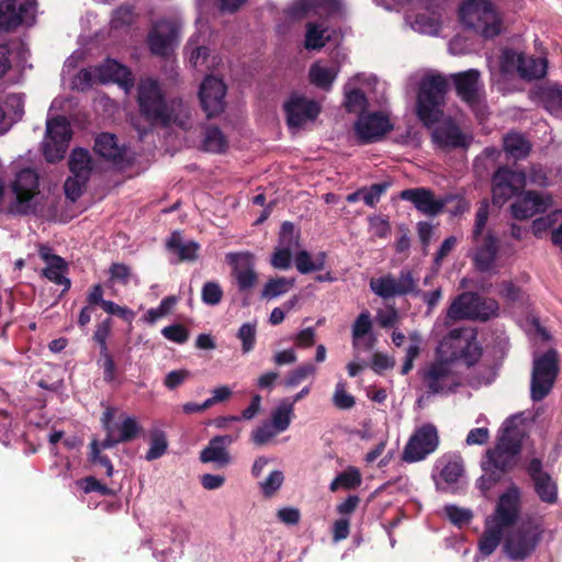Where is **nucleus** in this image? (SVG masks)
<instances>
[{"label":"nucleus","instance_id":"cd10ccee","mask_svg":"<svg viewBox=\"0 0 562 562\" xmlns=\"http://www.w3.org/2000/svg\"><path fill=\"white\" fill-rule=\"evenodd\" d=\"M95 78L99 82H114L128 92L133 87L131 71L114 59H106L95 67Z\"/></svg>","mask_w":562,"mask_h":562},{"label":"nucleus","instance_id":"473e14b6","mask_svg":"<svg viewBox=\"0 0 562 562\" xmlns=\"http://www.w3.org/2000/svg\"><path fill=\"white\" fill-rule=\"evenodd\" d=\"M477 295L474 293H462L450 304L445 316V325L450 326L456 321L474 319V304Z\"/></svg>","mask_w":562,"mask_h":562},{"label":"nucleus","instance_id":"4d7b16f0","mask_svg":"<svg viewBox=\"0 0 562 562\" xmlns=\"http://www.w3.org/2000/svg\"><path fill=\"white\" fill-rule=\"evenodd\" d=\"M279 434H281L280 430H277L270 422H265L251 432V440L256 446H265Z\"/></svg>","mask_w":562,"mask_h":562},{"label":"nucleus","instance_id":"6e6d98bb","mask_svg":"<svg viewBox=\"0 0 562 562\" xmlns=\"http://www.w3.org/2000/svg\"><path fill=\"white\" fill-rule=\"evenodd\" d=\"M331 401L339 409H350L356 404L355 397L347 391V383L342 380L336 383Z\"/></svg>","mask_w":562,"mask_h":562},{"label":"nucleus","instance_id":"338daca9","mask_svg":"<svg viewBox=\"0 0 562 562\" xmlns=\"http://www.w3.org/2000/svg\"><path fill=\"white\" fill-rule=\"evenodd\" d=\"M369 231L379 238H386L391 233L390 223L381 216L369 217Z\"/></svg>","mask_w":562,"mask_h":562},{"label":"nucleus","instance_id":"c9c22d12","mask_svg":"<svg viewBox=\"0 0 562 562\" xmlns=\"http://www.w3.org/2000/svg\"><path fill=\"white\" fill-rule=\"evenodd\" d=\"M41 255L47 263V267L44 270L45 277L54 283L64 285L65 289H68L70 282L67 278H65L66 263L64 259L58 256L48 255L44 250L41 251Z\"/></svg>","mask_w":562,"mask_h":562},{"label":"nucleus","instance_id":"ddd939ff","mask_svg":"<svg viewBox=\"0 0 562 562\" xmlns=\"http://www.w3.org/2000/svg\"><path fill=\"white\" fill-rule=\"evenodd\" d=\"M439 445L438 431L435 426L426 424L419 427L407 441L403 460L409 463L424 460L432 453Z\"/></svg>","mask_w":562,"mask_h":562},{"label":"nucleus","instance_id":"aec40b11","mask_svg":"<svg viewBox=\"0 0 562 562\" xmlns=\"http://www.w3.org/2000/svg\"><path fill=\"white\" fill-rule=\"evenodd\" d=\"M112 418L113 412L108 409L102 418L103 426L106 430V437L101 442V446L104 449L112 448L119 442L131 440L139 431V426L133 417L124 418V420L117 426L111 425Z\"/></svg>","mask_w":562,"mask_h":562},{"label":"nucleus","instance_id":"4be33fe9","mask_svg":"<svg viewBox=\"0 0 562 562\" xmlns=\"http://www.w3.org/2000/svg\"><path fill=\"white\" fill-rule=\"evenodd\" d=\"M186 58L190 67L199 71L215 68L220 58L213 54L200 35L192 36L184 48Z\"/></svg>","mask_w":562,"mask_h":562},{"label":"nucleus","instance_id":"4468645a","mask_svg":"<svg viewBox=\"0 0 562 562\" xmlns=\"http://www.w3.org/2000/svg\"><path fill=\"white\" fill-rule=\"evenodd\" d=\"M392 130L393 123L384 111L361 113L355 123L356 135L362 143L379 142Z\"/></svg>","mask_w":562,"mask_h":562},{"label":"nucleus","instance_id":"b1692460","mask_svg":"<svg viewBox=\"0 0 562 562\" xmlns=\"http://www.w3.org/2000/svg\"><path fill=\"white\" fill-rule=\"evenodd\" d=\"M299 248V238L291 223H283L281 227L280 244L276 248L271 265L276 269L288 270L291 267L292 252Z\"/></svg>","mask_w":562,"mask_h":562},{"label":"nucleus","instance_id":"bb28decb","mask_svg":"<svg viewBox=\"0 0 562 562\" xmlns=\"http://www.w3.org/2000/svg\"><path fill=\"white\" fill-rule=\"evenodd\" d=\"M480 72L475 69H469L463 72L454 74L452 76L453 82L457 87L458 94L464 100L473 110L480 113Z\"/></svg>","mask_w":562,"mask_h":562},{"label":"nucleus","instance_id":"a19ab883","mask_svg":"<svg viewBox=\"0 0 562 562\" xmlns=\"http://www.w3.org/2000/svg\"><path fill=\"white\" fill-rule=\"evenodd\" d=\"M504 149L508 156L521 159L529 154L530 144L524 135L513 132L504 137Z\"/></svg>","mask_w":562,"mask_h":562},{"label":"nucleus","instance_id":"774afa93","mask_svg":"<svg viewBox=\"0 0 562 562\" xmlns=\"http://www.w3.org/2000/svg\"><path fill=\"white\" fill-rule=\"evenodd\" d=\"M445 512L448 518L458 526L468 524L472 518V513L469 509L453 505L446 506Z\"/></svg>","mask_w":562,"mask_h":562},{"label":"nucleus","instance_id":"e433bc0d","mask_svg":"<svg viewBox=\"0 0 562 562\" xmlns=\"http://www.w3.org/2000/svg\"><path fill=\"white\" fill-rule=\"evenodd\" d=\"M294 261L297 271L302 274H307L325 268L326 254L324 251L311 254L306 250H300L295 255Z\"/></svg>","mask_w":562,"mask_h":562},{"label":"nucleus","instance_id":"052dcab7","mask_svg":"<svg viewBox=\"0 0 562 562\" xmlns=\"http://www.w3.org/2000/svg\"><path fill=\"white\" fill-rule=\"evenodd\" d=\"M201 297L206 305H217L222 301L223 290L217 282L209 281L202 286Z\"/></svg>","mask_w":562,"mask_h":562},{"label":"nucleus","instance_id":"5701e85b","mask_svg":"<svg viewBox=\"0 0 562 562\" xmlns=\"http://www.w3.org/2000/svg\"><path fill=\"white\" fill-rule=\"evenodd\" d=\"M35 5V0H3L0 3V29L9 30L26 22Z\"/></svg>","mask_w":562,"mask_h":562},{"label":"nucleus","instance_id":"7c9ffc66","mask_svg":"<svg viewBox=\"0 0 562 562\" xmlns=\"http://www.w3.org/2000/svg\"><path fill=\"white\" fill-rule=\"evenodd\" d=\"M341 9L340 0H301L299 7L292 10L293 18L311 16L312 14L322 16H333L339 13Z\"/></svg>","mask_w":562,"mask_h":562},{"label":"nucleus","instance_id":"c03bdc74","mask_svg":"<svg viewBox=\"0 0 562 562\" xmlns=\"http://www.w3.org/2000/svg\"><path fill=\"white\" fill-rule=\"evenodd\" d=\"M329 38V31L323 24L311 22L306 25L305 47L307 49H319Z\"/></svg>","mask_w":562,"mask_h":562},{"label":"nucleus","instance_id":"f8f14e48","mask_svg":"<svg viewBox=\"0 0 562 562\" xmlns=\"http://www.w3.org/2000/svg\"><path fill=\"white\" fill-rule=\"evenodd\" d=\"M527 183L525 172L499 168L492 180V200L495 205L502 206L513 196L518 195V191L524 189Z\"/></svg>","mask_w":562,"mask_h":562},{"label":"nucleus","instance_id":"69168bd1","mask_svg":"<svg viewBox=\"0 0 562 562\" xmlns=\"http://www.w3.org/2000/svg\"><path fill=\"white\" fill-rule=\"evenodd\" d=\"M99 82L95 78V67L80 70L72 80V87L78 90H86L93 83Z\"/></svg>","mask_w":562,"mask_h":562},{"label":"nucleus","instance_id":"3c124183","mask_svg":"<svg viewBox=\"0 0 562 562\" xmlns=\"http://www.w3.org/2000/svg\"><path fill=\"white\" fill-rule=\"evenodd\" d=\"M177 303H178L177 296H175V295L167 296L160 302V304L157 307L149 308L142 317V321L147 324L153 325L158 319L170 314Z\"/></svg>","mask_w":562,"mask_h":562},{"label":"nucleus","instance_id":"8fccbe9b","mask_svg":"<svg viewBox=\"0 0 562 562\" xmlns=\"http://www.w3.org/2000/svg\"><path fill=\"white\" fill-rule=\"evenodd\" d=\"M69 168L74 176L88 178L91 170V158L87 150L74 149L69 160Z\"/></svg>","mask_w":562,"mask_h":562},{"label":"nucleus","instance_id":"37998d69","mask_svg":"<svg viewBox=\"0 0 562 562\" xmlns=\"http://www.w3.org/2000/svg\"><path fill=\"white\" fill-rule=\"evenodd\" d=\"M293 411V402H290V398L282 400L273 409L270 423L280 432L285 431L291 424Z\"/></svg>","mask_w":562,"mask_h":562},{"label":"nucleus","instance_id":"6ab92c4d","mask_svg":"<svg viewBox=\"0 0 562 562\" xmlns=\"http://www.w3.org/2000/svg\"><path fill=\"white\" fill-rule=\"evenodd\" d=\"M551 202V196L548 194L533 191L522 192L516 196V200L510 205L512 215L516 220H527L547 211Z\"/></svg>","mask_w":562,"mask_h":562},{"label":"nucleus","instance_id":"f257e3e1","mask_svg":"<svg viewBox=\"0 0 562 562\" xmlns=\"http://www.w3.org/2000/svg\"><path fill=\"white\" fill-rule=\"evenodd\" d=\"M518 510L519 492L513 487L501 496L495 513L486 519L485 531L479 542L483 555L495 551L503 535V550L512 560H524L536 550L543 531L542 526L535 519L514 525Z\"/></svg>","mask_w":562,"mask_h":562},{"label":"nucleus","instance_id":"9d476101","mask_svg":"<svg viewBox=\"0 0 562 562\" xmlns=\"http://www.w3.org/2000/svg\"><path fill=\"white\" fill-rule=\"evenodd\" d=\"M71 138V130L65 117H53L46 122V134L43 140V151L49 162L64 158Z\"/></svg>","mask_w":562,"mask_h":562},{"label":"nucleus","instance_id":"a211bd4d","mask_svg":"<svg viewBox=\"0 0 562 562\" xmlns=\"http://www.w3.org/2000/svg\"><path fill=\"white\" fill-rule=\"evenodd\" d=\"M288 124L292 128L302 127L314 121L321 112V105L300 94H293L285 103Z\"/></svg>","mask_w":562,"mask_h":562},{"label":"nucleus","instance_id":"72a5a7b5","mask_svg":"<svg viewBox=\"0 0 562 562\" xmlns=\"http://www.w3.org/2000/svg\"><path fill=\"white\" fill-rule=\"evenodd\" d=\"M340 67L336 63L316 61L310 68V80L316 87L329 90Z\"/></svg>","mask_w":562,"mask_h":562},{"label":"nucleus","instance_id":"a878e982","mask_svg":"<svg viewBox=\"0 0 562 562\" xmlns=\"http://www.w3.org/2000/svg\"><path fill=\"white\" fill-rule=\"evenodd\" d=\"M432 140L440 148H465L472 136L462 132L451 120H446L434 130Z\"/></svg>","mask_w":562,"mask_h":562},{"label":"nucleus","instance_id":"9b49d317","mask_svg":"<svg viewBox=\"0 0 562 562\" xmlns=\"http://www.w3.org/2000/svg\"><path fill=\"white\" fill-rule=\"evenodd\" d=\"M499 69L505 75L517 71L527 79L541 78L547 72V60L541 57H525L513 50H504L499 60Z\"/></svg>","mask_w":562,"mask_h":562},{"label":"nucleus","instance_id":"f03ea898","mask_svg":"<svg viewBox=\"0 0 562 562\" xmlns=\"http://www.w3.org/2000/svg\"><path fill=\"white\" fill-rule=\"evenodd\" d=\"M482 349L472 328L452 329L438 345L436 359L424 371L423 379L432 394H448L461 385L459 367L477 363Z\"/></svg>","mask_w":562,"mask_h":562},{"label":"nucleus","instance_id":"bf43d9fd","mask_svg":"<svg viewBox=\"0 0 562 562\" xmlns=\"http://www.w3.org/2000/svg\"><path fill=\"white\" fill-rule=\"evenodd\" d=\"M543 98L547 109L557 114H562V88L559 86H551L543 92Z\"/></svg>","mask_w":562,"mask_h":562},{"label":"nucleus","instance_id":"0e129e2a","mask_svg":"<svg viewBox=\"0 0 562 562\" xmlns=\"http://www.w3.org/2000/svg\"><path fill=\"white\" fill-rule=\"evenodd\" d=\"M133 19V8L131 5L123 4L114 11L111 23L113 27L119 29L131 24Z\"/></svg>","mask_w":562,"mask_h":562},{"label":"nucleus","instance_id":"2f4dec72","mask_svg":"<svg viewBox=\"0 0 562 562\" xmlns=\"http://www.w3.org/2000/svg\"><path fill=\"white\" fill-rule=\"evenodd\" d=\"M407 22L414 31L426 35H438L443 24L441 12L434 8H425L414 20L407 18Z\"/></svg>","mask_w":562,"mask_h":562},{"label":"nucleus","instance_id":"58836bf2","mask_svg":"<svg viewBox=\"0 0 562 562\" xmlns=\"http://www.w3.org/2000/svg\"><path fill=\"white\" fill-rule=\"evenodd\" d=\"M294 278H272L265 283L261 290V297L269 301L274 300L288 293L294 286Z\"/></svg>","mask_w":562,"mask_h":562},{"label":"nucleus","instance_id":"f704fd0d","mask_svg":"<svg viewBox=\"0 0 562 562\" xmlns=\"http://www.w3.org/2000/svg\"><path fill=\"white\" fill-rule=\"evenodd\" d=\"M372 327L371 317L368 311L362 312L352 326V345L355 348L364 347L371 349L375 338L370 334Z\"/></svg>","mask_w":562,"mask_h":562},{"label":"nucleus","instance_id":"7ed1b4c3","mask_svg":"<svg viewBox=\"0 0 562 562\" xmlns=\"http://www.w3.org/2000/svg\"><path fill=\"white\" fill-rule=\"evenodd\" d=\"M138 104L142 113L154 124H176L187 128L191 119L190 109L181 100L165 103L160 88L153 79H145L139 83Z\"/></svg>","mask_w":562,"mask_h":562},{"label":"nucleus","instance_id":"c85d7f7f","mask_svg":"<svg viewBox=\"0 0 562 562\" xmlns=\"http://www.w3.org/2000/svg\"><path fill=\"white\" fill-rule=\"evenodd\" d=\"M402 200L409 201L423 214L435 216L442 210L445 203L436 199L431 191L417 188L403 190L400 194Z\"/></svg>","mask_w":562,"mask_h":562},{"label":"nucleus","instance_id":"423d86ee","mask_svg":"<svg viewBox=\"0 0 562 562\" xmlns=\"http://www.w3.org/2000/svg\"><path fill=\"white\" fill-rule=\"evenodd\" d=\"M447 91V81L440 75L425 77L417 95V116L426 125L437 123L443 114L442 105Z\"/></svg>","mask_w":562,"mask_h":562},{"label":"nucleus","instance_id":"393cba45","mask_svg":"<svg viewBox=\"0 0 562 562\" xmlns=\"http://www.w3.org/2000/svg\"><path fill=\"white\" fill-rule=\"evenodd\" d=\"M227 262L233 267V273L240 290L251 289L257 282L254 269V255L250 252H231L226 255Z\"/></svg>","mask_w":562,"mask_h":562},{"label":"nucleus","instance_id":"79ce46f5","mask_svg":"<svg viewBox=\"0 0 562 562\" xmlns=\"http://www.w3.org/2000/svg\"><path fill=\"white\" fill-rule=\"evenodd\" d=\"M362 482L360 471L355 467H349L339 473L330 483L329 490L337 492L338 490H351L358 487Z\"/></svg>","mask_w":562,"mask_h":562},{"label":"nucleus","instance_id":"20e7f679","mask_svg":"<svg viewBox=\"0 0 562 562\" xmlns=\"http://www.w3.org/2000/svg\"><path fill=\"white\" fill-rule=\"evenodd\" d=\"M515 418H508L502 426V435L493 450L486 452L482 467L485 471L477 484L481 490H487L497 480L496 471L503 472L509 468L520 450V436L514 427Z\"/></svg>","mask_w":562,"mask_h":562},{"label":"nucleus","instance_id":"0eeeda50","mask_svg":"<svg viewBox=\"0 0 562 562\" xmlns=\"http://www.w3.org/2000/svg\"><path fill=\"white\" fill-rule=\"evenodd\" d=\"M488 203L483 201L475 214L473 227L474 262L479 270L488 271L494 267L497 255V238L486 229Z\"/></svg>","mask_w":562,"mask_h":562},{"label":"nucleus","instance_id":"2eb2a0df","mask_svg":"<svg viewBox=\"0 0 562 562\" xmlns=\"http://www.w3.org/2000/svg\"><path fill=\"white\" fill-rule=\"evenodd\" d=\"M226 85L222 78L206 76L200 85L199 99L209 117L221 114L226 106Z\"/></svg>","mask_w":562,"mask_h":562},{"label":"nucleus","instance_id":"4c0bfd02","mask_svg":"<svg viewBox=\"0 0 562 562\" xmlns=\"http://www.w3.org/2000/svg\"><path fill=\"white\" fill-rule=\"evenodd\" d=\"M168 250L179 260H193L198 256L199 245L194 241H186L180 233L175 232L167 240Z\"/></svg>","mask_w":562,"mask_h":562},{"label":"nucleus","instance_id":"6e6552de","mask_svg":"<svg viewBox=\"0 0 562 562\" xmlns=\"http://www.w3.org/2000/svg\"><path fill=\"white\" fill-rule=\"evenodd\" d=\"M38 187V176L33 169L21 170L11 184L13 199L9 204V212L18 215L36 212L42 200Z\"/></svg>","mask_w":562,"mask_h":562},{"label":"nucleus","instance_id":"864d4df0","mask_svg":"<svg viewBox=\"0 0 562 562\" xmlns=\"http://www.w3.org/2000/svg\"><path fill=\"white\" fill-rule=\"evenodd\" d=\"M535 487L543 502L553 503L557 499V485L549 475L536 476Z\"/></svg>","mask_w":562,"mask_h":562},{"label":"nucleus","instance_id":"ea45409f","mask_svg":"<svg viewBox=\"0 0 562 562\" xmlns=\"http://www.w3.org/2000/svg\"><path fill=\"white\" fill-rule=\"evenodd\" d=\"M94 150L109 160H115L122 155L121 146L117 144L115 136L110 133H103L97 137Z\"/></svg>","mask_w":562,"mask_h":562},{"label":"nucleus","instance_id":"5fc2aeb1","mask_svg":"<svg viewBox=\"0 0 562 562\" xmlns=\"http://www.w3.org/2000/svg\"><path fill=\"white\" fill-rule=\"evenodd\" d=\"M498 303L493 299H482L477 295L474 304V319L487 321L498 314Z\"/></svg>","mask_w":562,"mask_h":562},{"label":"nucleus","instance_id":"1a4fd4ad","mask_svg":"<svg viewBox=\"0 0 562 562\" xmlns=\"http://www.w3.org/2000/svg\"><path fill=\"white\" fill-rule=\"evenodd\" d=\"M558 373L557 353L549 350L542 356L533 357L531 374V398L541 401L551 391Z\"/></svg>","mask_w":562,"mask_h":562},{"label":"nucleus","instance_id":"de8ad7c7","mask_svg":"<svg viewBox=\"0 0 562 562\" xmlns=\"http://www.w3.org/2000/svg\"><path fill=\"white\" fill-rule=\"evenodd\" d=\"M228 146L226 136L217 127H207L202 139V147L210 153H223Z\"/></svg>","mask_w":562,"mask_h":562},{"label":"nucleus","instance_id":"09e8293b","mask_svg":"<svg viewBox=\"0 0 562 562\" xmlns=\"http://www.w3.org/2000/svg\"><path fill=\"white\" fill-rule=\"evenodd\" d=\"M439 477L448 484H453L463 474V461L460 457H450L441 461Z\"/></svg>","mask_w":562,"mask_h":562},{"label":"nucleus","instance_id":"dca6fc26","mask_svg":"<svg viewBox=\"0 0 562 562\" xmlns=\"http://www.w3.org/2000/svg\"><path fill=\"white\" fill-rule=\"evenodd\" d=\"M179 24L176 21L161 20L154 24L148 34V45L153 54L168 56L179 41Z\"/></svg>","mask_w":562,"mask_h":562},{"label":"nucleus","instance_id":"13d9d810","mask_svg":"<svg viewBox=\"0 0 562 562\" xmlns=\"http://www.w3.org/2000/svg\"><path fill=\"white\" fill-rule=\"evenodd\" d=\"M284 481L281 470H272L269 475L259 483L260 490L266 497H270L280 490Z\"/></svg>","mask_w":562,"mask_h":562},{"label":"nucleus","instance_id":"f3484780","mask_svg":"<svg viewBox=\"0 0 562 562\" xmlns=\"http://www.w3.org/2000/svg\"><path fill=\"white\" fill-rule=\"evenodd\" d=\"M370 289L382 299L405 295L415 291V280L409 271L402 272L396 279L391 274L371 279Z\"/></svg>","mask_w":562,"mask_h":562},{"label":"nucleus","instance_id":"603ef678","mask_svg":"<svg viewBox=\"0 0 562 562\" xmlns=\"http://www.w3.org/2000/svg\"><path fill=\"white\" fill-rule=\"evenodd\" d=\"M409 345L405 350V360L402 366V374H407L414 366L415 359L419 356L423 344L422 335L414 330L408 334Z\"/></svg>","mask_w":562,"mask_h":562},{"label":"nucleus","instance_id":"412c9836","mask_svg":"<svg viewBox=\"0 0 562 562\" xmlns=\"http://www.w3.org/2000/svg\"><path fill=\"white\" fill-rule=\"evenodd\" d=\"M375 78L373 76L356 75L345 85L344 105L348 112L364 113L367 106V98L364 89L373 86Z\"/></svg>","mask_w":562,"mask_h":562},{"label":"nucleus","instance_id":"49530a36","mask_svg":"<svg viewBox=\"0 0 562 562\" xmlns=\"http://www.w3.org/2000/svg\"><path fill=\"white\" fill-rule=\"evenodd\" d=\"M149 448L146 452L145 459L153 461L161 458L168 450L167 435L161 429H154L149 432Z\"/></svg>","mask_w":562,"mask_h":562},{"label":"nucleus","instance_id":"39448f33","mask_svg":"<svg viewBox=\"0 0 562 562\" xmlns=\"http://www.w3.org/2000/svg\"><path fill=\"white\" fill-rule=\"evenodd\" d=\"M462 24L483 37L498 35L502 19L495 7L488 0H468L460 8Z\"/></svg>","mask_w":562,"mask_h":562},{"label":"nucleus","instance_id":"a18cd8bd","mask_svg":"<svg viewBox=\"0 0 562 562\" xmlns=\"http://www.w3.org/2000/svg\"><path fill=\"white\" fill-rule=\"evenodd\" d=\"M317 372L315 364L311 362L303 363L290 371L282 384L286 390H292L299 386L302 382L310 378H314Z\"/></svg>","mask_w":562,"mask_h":562},{"label":"nucleus","instance_id":"e2e57ef3","mask_svg":"<svg viewBox=\"0 0 562 562\" xmlns=\"http://www.w3.org/2000/svg\"><path fill=\"white\" fill-rule=\"evenodd\" d=\"M238 338L243 344V351L245 353L254 349L256 341V325L251 323L243 324L238 330Z\"/></svg>","mask_w":562,"mask_h":562},{"label":"nucleus","instance_id":"c756f323","mask_svg":"<svg viewBox=\"0 0 562 562\" xmlns=\"http://www.w3.org/2000/svg\"><path fill=\"white\" fill-rule=\"evenodd\" d=\"M238 435L217 436L201 451L200 459L203 463H215L217 467L227 465L231 462V456L227 446L237 439Z\"/></svg>","mask_w":562,"mask_h":562},{"label":"nucleus","instance_id":"680f3d73","mask_svg":"<svg viewBox=\"0 0 562 562\" xmlns=\"http://www.w3.org/2000/svg\"><path fill=\"white\" fill-rule=\"evenodd\" d=\"M496 376L495 368L491 366L480 364L477 373L469 378V383L472 386L479 387L482 385L491 384Z\"/></svg>","mask_w":562,"mask_h":562}]
</instances>
